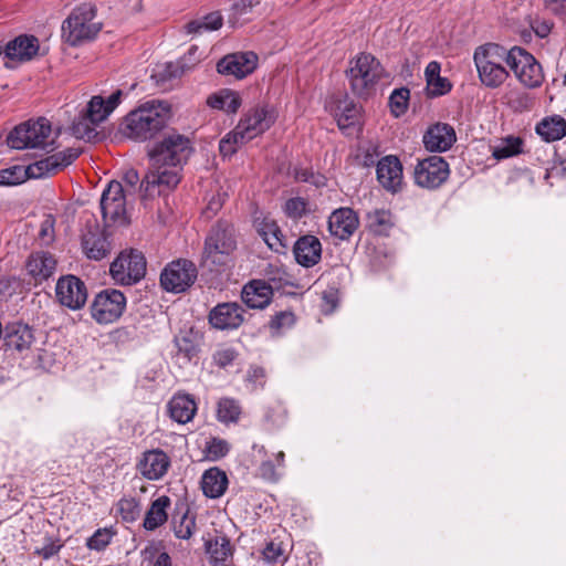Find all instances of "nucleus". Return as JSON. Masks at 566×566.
<instances>
[{
    "instance_id": "obj_1",
    "label": "nucleus",
    "mask_w": 566,
    "mask_h": 566,
    "mask_svg": "<svg viewBox=\"0 0 566 566\" xmlns=\"http://www.w3.org/2000/svg\"><path fill=\"white\" fill-rule=\"evenodd\" d=\"M192 151L191 142L180 134L166 135L148 153L150 168L140 182L145 197L160 196L180 181V167Z\"/></svg>"
},
{
    "instance_id": "obj_2",
    "label": "nucleus",
    "mask_w": 566,
    "mask_h": 566,
    "mask_svg": "<svg viewBox=\"0 0 566 566\" xmlns=\"http://www.w3.org/2000/svg\"><path fill=\"white\" fill-rule=\"evenodd\" d=\"M237 238L228 221H218L205 240L202 262L211 272L222 273L233 265Z\"/></svg>"
},
{
    "instance_id": "obj_3",
    "label": "nucleus",
    "mask_w": 566,
    "mask_h": 566,
    "mask_svg": "<svg viewBox=\"0 0 566 566\" xmlns=\"http://www.w3.org/2000/svg\"><path fill=\"white\" fill-rule=\"evenodd\" d=\"M80 154L81 151L77 148H67L27 167L12 166L0 169V186H13L22 184L27 179L49 177L71 165Z\"/></svg>"
},
{
    "instance_id": "obj_4",
    "label": "nucleus",
    "mask_w": 566,
    "mask_h": 566,
    "mask_svg": "<svg viewBox=\"0 0 566 566\" xmlns=\"http://www.w3.org/2000/svg\"><path fill=\"white\" fill-rule=\"evenodd\" d=\"M168 107L157 101L146 102L129 112L124 119V133L135 140H147L160 132L167 122Z\"/></svg>"
},
{
    "instance_id": "obj_5",
    "label": "nucleus",
    "mask_w": 566,
    "mask_h": 566,
    "mask_svg": "<svg viewBox=\"0 0 566 566\" xmlns=\"http://www.w3.org/2000/svg\"><path fill=\"white\" fill-rule=\"evenodd\" d=\"M473 61L480 82L489 88L500 87L509 77V50L495 43L479 45L473 53Z\"/></svg>"
},
{
    "instance_id": "obj_6",
    "label": "nucleus",
    "mask_w": 566,
    "mask_h": 566,
    "mask_svg": "<svg viewBox=\"0 0 566 566\" xmlns=\"http://www.w3.org/2000/svg\"><path fill=\"white\" fill-rule=\"evenodd\" d=\"M384 74L380 62L369 53H360L350 61L347 77L350 88L360 98H368L376 93L377 84Z\"/></svg>"
},
{
    "instance_id": "obj_7",
    "label": "nucleus",
    "mask_w": 566,
    "mask_h": 566,
    "mask_svg": "<svg viewBox=\"0 0 566 566\" xmlns=\"http://www.w3.org/2000/svg\"><path fill=\"white\" fill-rule=\"evenodd\" d=\"M96 10L91 3L76 7L62 24L65 41L71 45L93 40L101 31L102 23L95 21Z\"/></svg>"
},
{
    "instance_id": "obj_8",
    "label": "nucleus",
    "mask_w": 566,
    "mask_h": 566,
    "mask_svg": "<svg viewBox=\"0 0 566 566\" xmlns=\"http://www.w3.org/2000/svg\"><path fill=\"white\" fill-rule=\"evenodd\" d=\"M53 130L49 119L40 117L17 126L7 136V144L13 149L43 148L54 143Z\"/></svg>"
},
{
    "instance_id": "obj_9",
    "label": "nucleus",
    "mask_w": 566,
    "mask_h": 566,
    "mask_svg": "<svg viewBox=\"0 0 566 566\" xmlns=\"http://www.w3.org/2000/svg\"><path fill=\"white\" fill-rule=\"evenodd\" d=\"M509 67L526 88H537L545 80L541 63L527 50L513 46L509 50Z\"/></svg>"
},
{
    "instance_id": "obj_10",
    "label": "nucleus",
    "mask_w": 566,
    "mask_h": 566,
    "mask_svg": "<svg viewBox=\"0 0 566 566\" xmlns=\"http://www.w3.org/2000/svg\"><path fill=\"white\" fill-rule=\"evenodd\" d=\"M109 272L116 284L133 285L140 281L145 275V256L137 250L122 252L112 262Z\"/></svg>"
},
{
    "instance_id": "obj_11",
    "label": "nucleus",
    "mask_w": 566,
    "mask_h": 566,
    "mask_svg": "<svg viewBox=\"0 0 566 566\" xmlns=\"http://www.w3.org/2000/svg\"><path fill=\"white\" fill-rule=\"evenodd\" d=\"M125 307V295L118 290L106 289L95 295L91 315L98 324H112L122 316Z\"/></svg>"
},
{
    "instance_id": "obj_12",
    "label": "nucleus",
    "mask_w": 566,
    "mask_h": 566,
    "mask_svg": "<svg viewBox=\"0 0 566 566\" xmlns=\"http://www.w3.org/2000/svg\"><path fill=\"white\" fill-rule=\"evenodd\" d=\"M277 115L275 106L261 103L245 112L237 126L245 135V138L252 140L270 129L277 119Z\"/></svg>"
},
{
    "instance_id": "obj_13",
    "label": "nucleus",
    "mask_w": 566,
    "mask_h": 566,
    "mask_svg": "<svg viewBox=\"0 0 566 566\" xmlns=\"http://www.w3.org/2000/svg\"><path fill=\"white\" fill-rule=\"evenodd\" d=\"M127 196L123 184L117 180L111 181L103 191L101 197V210L107 226L126 223Z\"/></svg>"
},
{
    "instance_id": "obj_14",
    "label": "nucleus",
    "mask_w": 566,
    "mask_h": 566,
    "mask_svg": "<svg viewBox=\"0 0 566 566\" xmlns=\"http://www.w3.org/2000/svg\"><path fill=\"white\" fill-rule=\"evenodd\" d=\"M449 165L440 156H429L419 160L415 167L413 178L421 188L436 189L449 177Z\"/></svg>"
},
{
    "instance_id": "obj_15",
    "label": "nucleus",
    "mask_w": 566,
    "mask_h": 566,
    "mask_svg": "<svg viewBox=\"0 0 566 566\" xmlns=\"http://www.w3.org/2000/svg\"><path fill=\"white\" fill-rule=\"evenodd\" d=\"M197 279V269L188 260L169 263L160 275L161 286L172 293H181L191 286Z\"/></svg>"
},
{
    "instance_id": "obj_16",
    "label": "nucleus",
    "mask_w": 566,
    "mask_h": 566,
    "mask_svg": "<svg viewBox=\"0 0 566 566\" xmlns=\"http://www.w3.org/2000/svg\"><path fill=\"white\" fill-rule=\"evenodd\" d=\"M59 302L71 310H80L87 300V290L83 281L74 275H65L59 279L55 286Z\"/></svg>"
},
{
    "instance_id": "obj_17",
    "label": "nucleus",
    "mask_w": 566,
    "mask_h": 566,
    "mask_svg": "<svg viewBox=\"0 0 566 566\" xmlns=\"http://www.w3.org/2000/svg\"><path fill=\"white\" fill-rule=\"evenodd\" d=\"M170 467L171 460L161 449H151L143 452L136 463L139 474L148 481L163 479Z\"/></svg>"
},
{
    "instance_id": "obj_18",
    "label": "nucleus",
    "mask_w": 566,
    "mask_h": 566,
    "mask_svg": "<svg viewBox=\"0 0 566 566\" xmlns=\"http://www.w3.org/2000/svg\"><path fill=\"white\" fill-rule=\"evenodd\" d=\"M251 457L254 463H259L258 472L263 480L277 482L283 475L285 463V454L283 451H279L274 453L272 458H269L264 446L253 444Z\"/></svg>"
},
{
    "instance_id": "obj_19",
    "label": "nucleus",
    "mask_w": 566,
    "mask_h": 566,
    "mask_svg": "<svg viewBox=\"0 0 566 566\" xmlns=\"http://www.w3.org/2000/svg\"><path fill=\"white\" fill-rule=\"evenodd\" d=\"M258 65V55L253 52H239L222 57L217 70L220 74L243 78L251 74Z\"/></svg>"
},
{
    "instance_id": "obj_20",
    "label": "nucleus",
    "mask_w": 566,
    "mask_h": 566,
    "mask_svg": "<svg viewBox=\"0 0 566 566\" xmlns=\"http://www.w3.org/2000/svg\"><path fill=\"white\" fill-rule=\"evenodd\" d=\"M244 321V308L235 302L220 303L209 313L210 324L220 331L237 329Z\"/></svg>"
},
{
    "instance_id": "obj_21",
    "label": "nucleus",
    "mask_w": 566,
    "mask_h": 566,
    "mask_svg": "<svg viewBox=\"0 0 566 566\" xmlns=\"http://www.w3.org/2000/svg\"><path fill=\"white\" fill-rule=\"evenodd\" d=\"M377 180L390 192H397L402 186V165L400 160L392 155L382 157L377 164Z\"/></svg>"
},
{
    "instance_id": "obj_22",
    "label": "nucleus",
    "mask_w": 566,
    "mask_h": 566,
    "mask_svg": "<svg viewBox=\"0 0 566 566\" xmlns=\"http://www.w3.org/2000/svg\"><path fill=\"white\" fill-rule=\"evenodd\" d=\"M123 95L124 93L122 90H116L107 98H104L101 95H95L88 101L83 111L86 113L91 123H96L98 125L106 120L114 109L120 104Z\"/></svg>"
},
{
    "instance_id": "obj_23",
    "label": "nucleus",
    "mask_w": 566,
    "mask_h": 566,
    "mask_svg": "<svg viewBox=\"0 0 566 566\" xmlns=\"http://www.w3.org/2000/svg\"><path fill=\"white\" fill-rule=\"evenodd\" d=\"M358 224V217L350 208L336 209L328 218L331 234L340 240H348L357 230Z\"/></svg>"
},
{
    "instance_id": "obj_24",
    "label": "nucleus",
    "mask_w": 566,
    "mask_h": 566,
    "mask_svg": "<svg viewBox=\"0 0 566 566\" xmlns=\"http://www.w3.org/2000/svg\"><path fill=\"white\" fill-rule=\"evenodd\" d=\"M293 253L298 264L311 268L321 260L322 244L316 237L304 235L296 240Z\"/></svg>"
},
{
    "instance_id": "obj_25",
    "label": "nucleus",
    "mask_w": 566,
    "mask_h": 566,
    "mask_svg": "<svg viewBox=\"0 0 566 566\" xmlns=\"http://www.w3.org/2000/svg\"><path fill=\"white\" fill-rule=\"evenodd\" d=\"M455 142V133L449 124H436L423 136V144L430 151H446Z\"/></svg>"
},
{
    "instance_id": "obj_26",
    "label": "nucleus",
    "mask_w": 566,
    "mask_h": 566,
    "mask_svg": "<svg viewBox=\"0 0 566 566\" xmlns=\"http://www.w3.org/2000/svg\"><path fill=\"white\" fill-rule=\"evenodd\" d=\"M273 287L262 280H253L244 285L242 300L250 308H264L272 298Z\"/></svg>"
},
{
    "instance_id": "obj_27",
    "label": "nucleus",
    "mask_w": 566,
    "mask_h": 566,
    "mask_svg": "<svg viewBox=\"0 0 566 566\" xmlns=\"http://www.w3.org/2000/svg\"><path fill=\"white\" fill-rule=\"evenodd\" d=\"M82 249L88 259L99 261L109 254L111 243L98 228H95L83 234Z\"/></svg>"
},
{
    "instance_id": "obj_28",
    "label": "nucleus",
    "mask_w": 566,
    "mask_h": 566,
    "mask_svg": "<svg viewBox=\"0 0 566 566\" xmlns=\"http://www.w3.org/2000/svg\"><path fill=\"white\" fill-rule=\"evenodd\" d=\"M56 269V260L52 254L39 251L30 255L27 262V271L36 283L48 280Z\"/></svg>"
},
{
    "instance_id": "obj_29",
    "label": "nucleus",
    "mask_w": 566,
    "mask_h": 566,
    "mask_svg": "<svg viewBox=\"0 0 566 566\" xmlns=\"http://www.w3.org/2000/svg\"><path fill=\"white\" fill-rule=\"evenodd\" d=\"M170 418L185 424L192 420L197 411L195 399L188 394H176L171 397L167 405Z\"/></svg>"
},
{
    "instance_id": "obj_30",
    "label": "nucleus",
    "mask_w": 566,
    "mask_h": 566,
    "mask_svg": "<svg viewBox=\"0 0 566 566\" xmlns=\"http://www.w3.org/2000/svg\"><path fill=\"white\" fill-rule=\"evenodd\" d=\"M33 342V332L27 324L11 323L7 325L4 343L8 348L22 353L29 350Z\"/></svg>"
},
{
    "instance_id": "obj_31",
    "label": "nucleus",
    "mask_w": 566,
    "mask_h": 566,
    "mask_svg": "<svg viewBox=\"0 0 566 566\" xmlns=\"http://www.w3.org/2000/svg\"><path fill=\"white\" fill-rule=\"evenodd\" d=\"M228 484L227 473L217 467L206 470L200 481L201 490L209 499L221 497L226 493Z\"/></svg>"
},
{
    "instance_id": "obj_32",
    "label": "nucleus",
    "mask_w": 566,
    "mask_h": 566,
    "mask_svg": "<svg viewBox=\"0 0 566 566\" xmlns=\"http://www.w3.org/2000/svg\"><path fill=\"white\" fill-rule=\"evenodd\" d=\"M38 51L39 41L33 35H19L6 45V55L11 60L29 61Z\"/></svg>"
},
{
    "instance_id": "obj_33",
    "label": "nucleus",
    "mask_w": 566,
    "mask_h": 566,
    "mask_svg": "<svg viewBox=\"0 0 566 566\" xmlns=\"http://www.w3.org/2000/svg\"><path fill=\"white\" fill-rule=\"evenodd\" d=\"M255 227L271 250L282 252L285 249L286 244L284 243L282 231L274 220L270 218L258 219Z\"/></svg>"
},
{
    "instance_id": "obj_34",
    "label": "nucleus",
    "mask_w": 566,
    "mask_h": 566,
    "mask_svg": "<svg viewBox=\"0 0 566 566\" xmlns=\"http://www.w3.org/2000/svg\"><path fill=\"white\" fill-rule=\"evenodd\" d=\"M241 104L240 94L229 88L220 90L207 98V105L210 108L222 111L227 114H235Z\"/></svg>"
},
{
    "instance_id": "obj_35",
    "label": "nucleus",
    "mask_w": 566,
    "mask_h": 566,
    "mask_svg": "<svg viewBox=\"0 0 566 566\" xmlns=\"http://www.w3.org/2000/svg\"><path fill=\"white\" fill-rule=\"evenodd\" d=\"M535 130L546 142L559 140L566 136V120L560 115H552L543 118Z\"/></svg>"
},
{
    "instance_id": "obj_36",
    "label": "nucleus",
    "mask_w": 566,
    "mask_h": 566,
    "mask_svg": "<svg viewBox=\"0 0 566 566\" xmlns=\"http://www.w3.org/2000/svg\"><path fill=\"white\" fill-rule=\"evenodd\" d=\"M170 499L161 495L151 502L144 520V527L147 531H155L168 520L167 509L170 506Z\"/></svg>"
},
{
    "instance_id": "obj_37",
    "label": "nucleus",
    "mask_w": 566,
    "mask_h": 566,
    "mask_svg": "<svg viewBox=\"0 0 566 566\" xmlns=\"http://www.w3.org/2000/svg\"><path fill=\"white\" fill-rule=\"evenodd\" d=\"M360 106L347 97L340 99L335 109V118L340 129L348 128L358 123L360 117Z\"/></svg>"
},
{
    "instance_id": "obj_38",
    "label": "nucleus",
    "mask_w": 566,
    "mask_h": 566,
    "mask_svg": "<svg viewBox=\"0 0 566 566\" xmlns=\"http://www.w3.org/2000/svg\"><path fill=\"white\" fill-rule=\"evenodd\" d=\"M524 140L520 136H506L492 146V155L495 159H507L523 153Z\"/></svg>"
},
{
    "instance_id": "obj_39",
    "label": "nucleus",
    "mask_w": 566,
    "mask_h": 566,
    "mask_svg": "<svg viewBox=\"0 0 566 566\" xmlns=\"http://www.w3.org/2000/svg\"><path fill=\"white\" fill-rule=\"evenodd\" d=\"M223 19L219 12H210L200 19L190 21L186 25L187 33L202 34L219 30L222 27Z\"/></svg>"
},
{
    "instance_id": "obj_40",
    "label": "nucleus",
    "mask_w": 566,
    "mask_h": 566,
    "mask_svg": "<svg viewBox=\"0 0 566 566\" xmlns=\"http://www.w3.org/2000/svg\"><path fill=\"white\" fill-rule=\"evenodd\" d=\"M250 142L245 138V135L240 132V128L235 126L231 132L226 134L219 143V150L223 157H230L237 153V150Z\"/></svg>"
},
{
    "instance_id": "obj_41",
    "label": "nucleus",
    "mask_w": 566,
    "mask_h": 566,
    "mask_svg": "<svg viewBox=\"0 0 566 566\" xmlns=\"http://www.w3.org/2000/svg\"><path fill=\"white\" fill-rule=\"evenodd\" d=\"M95 126H97V124L91 123L86 113L82 111L72 124V135L77 139L91 140L96 136Z\"/></svg>"
},
{
    "instance_id": "obj_42",
    "label": "nucleus",
    "mask_w": 566,
    "mask_h": 566,
    "mask_svg": "<svg viewBox=\"0 0 566 566\" xmlns=\"http://www.w3.org/2000/svg\"><path fill=\"white\" fill-rule=\"evenodd\" d=\"M241 413L238 401L231 398H222L218 402V420L223 423L237 422Z\"/></svg>"
},
{
    "instance_id": "obj_43",
    "label": "nucleus",
    "mask_w": 566,
    "mask_h": 566,
    "mask_svg": "<svg viewBox=\"0 0 566 566\" xmlns=\"http://www.w3.org/2000/svg\"><path fill=\"white\" fill-rule=\"evenodd\" d=\"M368 227L376 233H385L392 226L391 213L388 210L376 209L367 214Z\"/></svg>"
},
{
    "instance_id": "obj_44",
    "label": "nucleus",
    "mask_w": 566,
    "mask_h": 566,
    "mask_svg": "<svg viewBox=\"0 0 566 566\" xmlns=\"http://www.w3.org/2000/svg\"><path fill=\"white\" fill-rule=\"evenodd\" d=\"M207 552L216 563L224 562L231 555V544L226 536H217L207 543Z\"/></svg>"
},
{
    "instance_id": "obj_45",
    "label": "nucleus",
    "mask_w": 566,
    "mask_h": 566,
    "mask_svg": "<svg viewBox=\"0 0 566 566\" xmlns=\"http://www.w3.org/2000/svg\"><path fill=\"white\" fill-rule=\"evenodd\" d=\"M117 514L125 522H134L140 515V504L135 497H123L116 505Z\"/></svg>"
},
{
    "instance_id": "obj_46",
    "label": "nucleus",
    "mask_w": 566,
    "mask_h": 566,
    "mask_svg": "<svg viewBox=\"0 0 566 566\" xmlns=\"http://www.w3.org/2000/svg\"><path fill=\"white\" fill-rule=\"evenodd\" d=\"M196 527L195 517L189 515L188 512L184 513L179 518H172V531L178 538L189 539Z\"/></svg>"
},
{
    "instance_id": "obj_47",
    "label": "nucleus",
    "mask_w": 566,
    "mask_h": 566,
    "mask_svg": "<svg viewBox=\"0 0 566 566\" xmlns=\"http://www.w3.org/2000/svg\"><path fill=\"white\" fill-rule=\"evenodd\" d=\"M203 451L208 460L218 461L229 453L230 444L224 439L211 438L206 442Z\"/></svg>"
},
{
    "instance_id": "obj_48",
    "label": "nucleus",
    "mask_w": 566,
    "mask_h": 566,
    "mask_svg": "<svg viewBox=\"0 0 566 566\" xmlns=\"http://www.w3.org/2000/svg\"><path fill=\"white\" fill-rule=\"evenodd\" d=\"M262 555L268 563L274 564V565L275 564L283 565L287 559L285 548H284L282 542H277V541H270L265 545V547L262 552Z\"/></svg>"
},
{
    "instance_id": "obj_49",
    "label": "nucleus",
    "mask_w": 566,
    "mask_h": 566,
    "mask_svg": "<svg viewBox=\"0 0 566 566\" xmlns=\"http://www.w3.org/2000/svg\"><path fill=\"white\" fill-rule=\"evenodd\" d=\"M114 535L115 532H113L112 528H98L87 539L86 546L92 551L101 552L109 545Z\"/></svg>"
},
{
    "instance_id": "obj_50",
    "label": "nucleus",
    "mask_w": 566,
    "mask_h": 566,
    "mask_svg": "<svg viewBox=\"0 0 566 566\" xmlns=\"http://www.w3.org/2000/svg\"><path fill=\"white\" fill-rule=\"evenodd\" d=\"M409 94H410L409 90H407V88L395 90L391 93V95L389 97V105H390L391 113L396 117H399L400 115H402L406 112L407 106H408Z\"/></svg>"
},
{
    "instance_id": "obj_51",
    "label": "nucleus",
    "mask_w": 566,
    "mask_h": 566,
    "mask_svg": "<svg viewBox=\"0 0 566 566\" xmlns=\"http://www.w3.org/2000/svg\"><path fill=\"white\" fill-rule=\"evenodd\" d=\"M294 323L295 316L292 312H280L271 319L270 328L274 333L280 334L284 329L292 327Z\"/></svg>"
},
{
    "instance_id": "obj_52",
    "label": "nucleus",
    "mask_w": 566,
    "mask_h": 566,
    "mask_svg": "<svg viewBox=\"0 0 566 566\" xmlns=\"http://www.w3.org/2000/svg\"><path fill=\"white\" fill-rule=\"evenodd\" d=\"M451 88L452 85L450 81L447 77H442L441 75L436 76L427 84L428 95L434 97L449 93Z\"/></svg>"
},
{
    "instance_id": "obj_53",
    "label": "nucleus",
    "mask_w": 566,
    "mask_h": 566,
    "mask_svg": "<svg viewBox=\"0 0 566 566\" xmlns=\"http://www.w3.org/2000/svg\"><path fill=\"white\" fill-rule=\"evenodd\" d=\"M306 205L307 203L303 198H290L284 205V212L290 218L298 219L305 213Z\"/></svg>"
},
{
    "instance_id": "obj_54",
    "label": "nucleus",
    "mask_w": 566,
    "mask_h": 566,
    "mask_svg": "<svg viewBox=\"0 0 566 566\" xmlns=\"http://www.w3.org/2000/svg\"><path fill=\"white\" fill-rule=\"evenodd\" d=\"M237 358V352L231 347H222L213 354V361L219 367L231 365Z\"/></svg>"
},
{
    "instance_id": "obj_55",
    "label": "nucleus",
    "mask_w": 566,
    "mask_h": 566,
    "mask_svg": "<svg viewBox=\"0 0 566 566\" xmlns=\"http://www.w3.org/2000/svg\"><path fill=\"white\" fill-rule=\"evenodd\" d=\"M123 182H124L123 186L125 188V193H127L128 196L135 193L137 190V185L139 182V175H138L137 170H135L133 168L126 170L123 176Z\"/></svg>"
},
{
    "instance_id": "obj_56",
    "label": "nucleus",
    "mask_w": 566,
    "mask_h": 566,
    "mask_svg": "<svg viewBox=\"0 0 566 566\" xmlns=\"http://www.w3.org/2000/svg\"><path fill=\"white\" fill-rule=\"evenodd\" d=\"M552 27L553 24L548 20L536 19L532 23L533 31L541 39L548 36L552 31Z\"/></svg>"
},
{
    "instance_id": "obj_57",
    "label": "nucleus",
    "mask_w": 566,
    "mask_h": 566,
    "mask_svg": "<svg viewBox=\"0 0 566 566\" xmlns=\"http://www.w3.org/2000/svg\"><path fill=\"white\" fill-rule=\"evenodd\" d=\"M296 179L301 180V181L314 184L317 187L325 185V178L323 176L315 175L307 170L297 171Z\"/></svg>"
},
{
    "instance_id": "obj_58",
    "label": "nucleus",
    "mask_w": 566,
    "mask_h": 566,
    "mask_svg": "<svg viewBox=\"0 0 566 566\" xmlns=\"http://www.w3.org/2000/svg\"><path fill=\"white\" fill-rule=\"evenodd\" d=\"M337 306V298L334 292L324 293L322 311L326 314L332 313Z\"/></svg>"
},
{
    "instance_id": "obj_59",
    "label": "nucleus",
    "mask_w": 566,
    "mask_h": 566,
    "mask_svg": "<svg viewBox=\"0 0 566 566\" xmlns=\"http://www.w3.org/2000/svg\"><path fill=\"white\" fill-rule=\"evenodd\" d=\"M441 72V64L437 61H431L428 63L424 70V77L427 84L429 81L433 80L436 76L440 75Z\"/></svg>"
},
{
    "instance_id": "obj_60",
    "label": "nucleus",
    "mask_w": 566,
    "mask_h": 566,
    "mask_svg": "<svg viewBox=\"0 0 566 566\" xmlns=\"http://www.w3.org/2000/svg\"><path fill=\"white\" fill-rule=\"evenodd\" d=\"M264 370L261 367H253L248 371V380L255 386H263Z\"/></svg>"
},
{
    "instance_id": "obj_61",
    "label": "nucleus",
    "mask_w": 566,
    "mask_h": 566,
    "mask_svg": "<svg viewBox=\"0 0 566 566\" xmlns=\"http://www.w3.org/2000/svg\"><path fill=\"white\" fill-rule=\"evenodd\" d=\"M545 7L552 9L553 11H564L566 10V0H543Z\"/></svg>"
},
{
    "instance_id": "obj_62",
    "label": "nucleus",
    "mask_w": 566,
    "mask_h": 566,
    "mask_svg": "<svg viewBox=\"0 0 566 566\" xmlns=\"http://www.w3.org/2000/svg\"><path fill=\"white\" fill-rule=\"evenodd\" d=\"M175 343L179 350L186 352L187 354H190L192 352V345L185 337H176Z\"/></svg>"
},
{
    "instance_id": "obj_63",
    "label": "nucleus",
    "mask_w": 566,
    "mask_h": 566,
    "mask_svg": "<svg viewBox=\"0 0 566 566\" xmlns=\"http://www.w3.org/2000/svg\"><path fill=\"white\" fill-rule=\"evenodd\" d=\"M153 566H171L170 556L166 552L160 553L154 562Z\"/></svg>"
},
{
    "instance_id": "obj_64",
    "label": "nucleus",
    "mask_w": 566,
    "mask_h": 566,
    "mask_svg": "<svg viewBox=\"0 0 566 566\" xmlns=\"http://www.w3.org/2000/svg\"><path fill=\"white\" fill-rule=\"evenodd\" d=\"M220 202L219 201H216V200H211L208 205V210H211L213 212H217V210L220 208Z\"/></svg>"
}]
</instances>
